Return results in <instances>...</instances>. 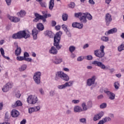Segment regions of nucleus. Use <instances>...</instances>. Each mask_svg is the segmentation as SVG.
Wrapping results in <instances>:
<instances>
[{
  "instance_id": "obj_9",
  "label": "nucleus",
  "mask_w": 124,
  "mask_h": 124,
  "mask_svg": "<svg viewBox=\"0 0 124 124\" xmlns=\"http://www.w3.org/2000/svg\"><path fill=\"white\" fill-rule=\"evenodd\" d=\"M73 85V81H70L68 82H65L64 84L61 85H58L57 86L59 90H63L67 88V87H72Z\"/></svg>"
},
{
  "instance_id": "obj_29",
  "label": "nucleus",
  "mask_w": 124,
  "mask_h": 124,
  "mask_svg": "<svg viewBox=\"0 0 124 124\" xmlns=\"http://www.w3.org/2000/svg\"><path fill=\"white\" fill-rule=\"evenodd\" d=\"M0 52L1 53V56H2L4 59H6V60H10V58L9 57L4 56V50L3 48H2V47L0 48Z\"/></svg>"
},
{
  "instance_id": "obj_10",
  "label": "nucleus",
  "mask_w": 124,
  "mask_h": 124,
  "mask_svg": "<svg viewBox=\"0 0 124 124\" xmlns=\"http://www.w3.org/2000/svg\"><path fill=\"white\" fill-rule=\"evenodd\" d=\"M41 77V73L40 72H37L34 73L33 76V79L34 82L37 84V85H39L40 84V77Z\"/></svg>"
},
{
  "instance_id": "obj_19",
  "label": "nucleus",
  "mask_w": 124,
  "mask_h": 124,
  "mask_svg": "<svg viewBox=\"0 0 124 124\" xmlns=\"http://www.w3.org/2000/svg\"><path fill=\"white\" fill-rule=\"evenodd\" d=\"M72 26L73 28H77L78 29H83V24H80L78 22H74Z\"/></svg>"
},
{
  "instance_id": "obj_13",
  "label": "nucleus",
  "mask_w": 124,
  "mask_h": 124,
  "mask_svg": "<svg viewBox=\"0 0 124 124\" xmlns=\"http://www.w3.org/2000/svg\"><path fill=\"white\" fill-rule=\"evenodd\" d=\"M105 19L107 26H109L110 23L112 22V16L110 14L108 13L106 15Z\"/></svg>"
},
{
  "instance_id": "obj_42",
  "label": "nucleus",
  "mask_w": 124,
  "mask_h": 124,
  "mask_svg": "<svg viewBox=\"0 0 124 124\" xmlns=\"http://www.w3.org/2000/svg\"><path fill=\"white\" fill-rule=\"evenodd\" d=\"M16 60L18 61H25V58L24 56H17L16 57Z\"/></svg>"
},
{
  "instance_id": "obj_53",
  "label": "nucleus",
  "mask_w": 124,
  "mask_h": 124,
  "mask_svg": "<svg viewBox=\"0 0 124 124\" xmlns=\"http://www.w3.org/2000/svg\"><path fill=\"white\" fill-rule=\"evenodd\" d=\"M34 108H35V112H38V111H39V110H40V106H36Z\"/></svg>"
},
{
  "instance_id": "obj_16",
  "label": "nucleus",
  "mask_w": 124,
  "mask_h": 124,
  "mask_svg": "<svg viewBox=\"0 0 124 124\" xmlns=\"http://www.w3.org/2000/svg\"><path fill=\"white\" fill-rule=\"evenodd\" d=\"M16 47V49L15 51V54L16 56H20L21 53H22V49L20 47L18 46V44H15Z\"/></svg>"
},
{
  "instance_id": "obj_4",
  "label": "nucleus",
  "mask_w": 124,
  "mask_h": 124,
  "mask_svg": "<svg viewBox=\"0 0 124 124\" xmlns=\"http://www.w3.org/2000/svg\"><path fill=\"white\" fill-rule=\"evenodd\" d=\"M38 30H37V29ZM37 29L34 28L32 31V34L33 39L36 40L37 39V34L39 32V31H42L44 30V25L41 23H39L37 24Z\"/></svg>"
},
{
  "instance_id": "obj_44",
  "label": "nucleus",
  "mask_w": 124,
  "mask_h": 124,
  "mask_svg": "<svg viewBox=\"0 0 124 124\" xmlns=\"http://www.w3.org/2000/svg\"><path fill=\"white\" fill-rule=\"evenodd\" d=\"M75 6V3L72 2L69 5V7L70 8H74Z\"/></svg>"
},
{
  "instance_id": "obj_18",
  "label": "nucleus",
  "mask_w": 124,
  "mask_h": 124,
  "mask_svg": "<svg viewBox=\"0 0 124 124\" xmlns=\"http://www.w3.org/2000/svg\"><path fill=\"white\" fill-rule=\"evenodd\" d=\"M11 115L13 118H17L20 115V113L17 110L13 109L11 112Z\"/></svg>"
},
{
  "instance_id": "obj_63",
  "label": "nucleus",
  "mask_w": 124,
  "mask_h": 124,
  "mask_svg": "<svg viewBox=\"0 0 124 124\" xmlns=\"http://www.w3.org/2000/svg\"><path fill=\"white\" fill-rule=\"evenodd\" d=\"M105 122L103 120L100 121L97 124H104Z\"/></svg>"
},
{
  "instance_id": "obj_5",
  "label": "nucleus",
  "mask_w": 124,
  "mask_h": 124,
  "mask_svg": "<svg viewBox=\"0 0 124 124\" xmlns=\"http://www.w3.org/2000/svg\"><path fill=\"white\" fill-rule=\"evenodd\" d=\"M105 46H100V49H97L94 50V55L97 58H102L105 56V52H104V49Z\"/></svg>"
},
{
  "instance_id": "obj_23",
  "label": "nucleus",
  "mask_w": 124,
  "mask_h": 124,
  "mask_svg": "<svg viewBox=\"0 0 124 124\" xmlns=\"http://www.w3.org/2000/svg\"><path fill=\"white\" fill-rule=\"evenodd\" d=\"M27 13H26L25 11L24 10H21L20 12L17 13V16L18 17H20V18H23V17H25L26 16V14Z\"/></svg>"
},
{
  "instance_id": "obj_54",
  "label": "nucleus",
  "mask_w": 124,
  "mask_h": 124,
  "mask_svg": "<svg viewBox=\"0 0 124 124\" xmlns=\"http://www.w3.org/2000/svg\"><path fill=\"white\" fill-rule=\"evenodd\" d=\"M30 57V54H29V53L25 52L24 53V58H27Z\"/></svg>"
},
{
  "instance_id": "obj_32",
  "label": "nucleus",
  "mask_w": 124,
  "mask_h": 124,
  "mask_svg": "<svg viewBox=\"0 0 124 124\" xmlns=\"http://www.w3.org/2000/svg\"><path fill=\"white\" fill-rule=\"evenodd\" d=\"M74 111L76 113H77V112L79 113V112H81L82 108H81L79 106H76L74 107Z\"/></svg>"
},
{
  "instance_id": "obj_59",
  "label": "nucleus",
  "mask_w": 124,
  "mask_h": 124,
  "mask_svg": "<svg viewBox=\"0 0 124 124\" xmlns=\"http://www.w3.org/2000/svg\"><path fill=\"white\" fill-rule=\"evenodd\" d=\"M55 30H56V31H60V30H61V26L58 25L55 26Z\"/></svg>"
},
{
  "instance_id": "obj_34",
  "label": "nucleus",
  "mask_w": 124,
  "mask_h": 124,
  "mask_svg": "<svg viewBox=\"0 0 124 124\" xmlns=\"http://www.w3.org/2000/svg\"><path fill=\"white\" fill-rule=\"evenodd\" d=\"M87 106L88 109H91V108L93 107V101H89L88 102H87Z\"/></svg>"
},
{
  "instance_id": "obj_15",
  "label": "nucleus",
  "mask_w": 124,
  "mask_h": 124,
  "mask_svg": "<svg viewBox=\"0 0 124 124\" xmlns=\"http://www.w3.org/2000/svg\"><path fill=\"white\" fill-rule=\"evenodd\" d=\"M104 115V112H103V111H101L97 114L95 115L93 117V121H94L95 122H96V121H98V120L101 119V118L103 117Z\"/></svg>"
},
{
  "instance_id": "obj_55",
  "label": "nucleus",
  "mask_w": 124,
  "mask_h": 124,
  "mask_svg": "<svg viewBox=\"0 0 124 124\" xmlns=\"http://www.w3.org/2000/svg\"><path fill=\"white\" fill-rule=\"evenodd\" d=\"M24 61H26V62H31L32 59L31 58H24Z\"/></svg>"
},
{
  "instance_id": "obj_31",
  "label": "nucleus",
  "mask_w": 124,
  "mask_h": 124,
  "mask_svg": "<svg viewBox=\"0 0 124 124\" xmlns=\"http://www.w3.org/2000/svg\"><path fill=\"white\" fill-rule=\"evenodd\" d=\"M124 50V42L122 43L121 45H120L118 47V51L119 52H122V51Z\"/></svg>"
},
{
  "instance_id": "obj_21",
  "label": "nucleus",
  "mask_w": 124,
  "mask_h": 124,
  "mask_svg": "<svg viewBox=\"0 0 124 124\" xmlns=\"http://www.w3.org/2000/svg\"><path fill=\"white\" fill-rule=\"evenodd\" d=\"M49 52L50 54H52V55H57L58 54V50L54 46H52Z\"/></svg>"
},
{
  "instance_id": "obj_28",
  "label": "nucleus",
  "mask_w": 124,
  "mask_h": 124,
  "mask_svg": "<svg viewBox=\"0 0 124 124\" xmlns=\"http://www.w3.org/2000/svg\"><path fill=\"white\" fill-rule=\"evenodd\" d=\"M9 19L11 21V22H14V23H17V22H19V21H20V19H18V17H16L9 16Z\"/></svg>"
},
{
  "instance_id": "obj_1",
  "label": "nucleus",
  "mask_w": 124,
  "mask_h": 124,
  "mask_svg": "<svg viewBox=\"0 0 124 124\" xmlns=\"http://www.w3.org/2000/svg\"><path fill=\"white\" fill-rule=\"evenodd\" d=\"M75 16L76 18H79L80 21H81L82 23H84V24L87 23V19L89 20L93 19V16L89 13H75Z\"/></svg>"
},
{
  "instance_id": "obj_25",
  "label": "nucleus",
  "mask_w": 124,
  "mask_h": 124,
  "mask_svg": "<svg viewBox=\"0 0 124 124\" xmlns=\"http://www.w3.org/2000/svg\"><path fill=\"white\" fill-rule=\"evenodd\" d=\"M44 33L46 36H49L50 38H53V35H54V34L53 32H52V31H45Z\"/></svg>"
},
{
  "instance_id": "obj_14",
  "label": "nucleus",
  "mask_w": 124,
  "mask_h": 124,
  "mask_svg": "<svg viewBox=\"0 0 124 124\" xmlns=\"http://www.w3.org/2000/svg\"><path fill=\"white\" fill-rule=\"evenodd\" d=\"M12 88V83L10 82L7 83L4 87L2 89L3 92L4 93H6V92H8L10 89Z\"/></svg>"
},
{
  "instance_id": "obj_60",
  "label": "nucleus",
  "mask_w": 124,
  "mask_h": 124,
  "mask_svg": "<svg viewBox=\"0 0 124 124\" xmlns=\"http://www.w3.org/2000/svg\"><path fill=\"white\" fill-rule=\"evenodd\" d=\"M78 62H82L83 61V58H82V57L80 56L77 59Z\"/></svg>"
},
{
  "instance_id": "obj_6",
  "label": "nucleus",
  "mask_w": 124,
  "mask_h": 124,
  "mask_svg": "<svg viewBox=\"0 0 124 124\" xmlns=\"http://www.w3.org/2000/svg\"><path fill=\"white\" fill-rule=\"evenodd\" d=\"M61 78L62 80H63L66 82L69 81V77L67 74L62 71L58 72L56 74L55 79H57V78Z\"/></svg>"
},
{
  "instance_id": "obj_52",
  "label": "nucleus",
  "mask_w": 124,
  "mask_h": 124,
  "mask_svg": "<svg viewBox=\"0 0 124 124\" xmlns=\"http://www.w3.org/2000/svg\"><path fill=\"white\" fill-rule=\"evenodd\" d=\"M8 119H9V116H8V113H6L5 116V121L7 122L8 121Z\"/></svg>"
},
{
  "instance_id": "obj_45",
  "label": "nucleus",
  "mask_w": 124,
  "mask_h": 124,
  "mask_svg": "<svg viewBox=\"0 0 124 124\" xmlns=\"http://www.w3.org/2000/svg\"><path fill=\"white\" fill-rule=\"evenodd\" d=\"M40 4L41 6H42V7H45V8L47 7V5H46V3L44 2H40Z\"/></svg>"
},
{
  "instance_id": "obj_49",
  "label": "nucleus",
  "mask_w": 124,
  "mask_h": 124,
  "mask_svg": "<svg viewBox=\"0 0 124 124\" xmlns=\"http://www.w3.org/2000/svg\"><path fill=\"white\" fill-rule=\"evenodd\" d=\"M86 60H87L88 61H92V60H93V56H92V55L87 56Z\"/></svg>"
},
{
  "instance_id": "obj_61",
  "label": "nucleus",
  "mask_w": 124,
  "mask_h": 124,
  "mask_svg": "<svg viewBox=\"0 0 124 124\" xmlns=\"http://www.w3.org/2000/svg\"><path fill=\"white\" fill-rule=\"evenodd\" d=\"M26 123H27V120H26V119H23L20 122V124H26Z\"/></svg>"
},
{
  "instance_id": "obj_43",
  "label": "nucleus",
  "mask_w": 124,
  "mask_h": 124,
  "mask_svg": "<svg viewBox=\"0 0 124 124\" xmlns=\"http://www.w3.org/2000/svg\"><path fill=\"white\" fill-rule=\"evenodd\" d=\"M35 112V108H29V114H31V113Z\"/></svg>"
},
{
  "instance_id": "obj_47",
  "label": "nucleus",
  "mask_w": 124,
  "mask_h": 124,
  "mask_svg": "<svg viewBox=\"0 0 124 124\" xmlns=\"http://www.w3.org/2000/svg\"><path fill=\"white\" fill-rule=\"evenodd\" d=\"M16 96L17 97V98H20V97L21 96V93H20V91H17L16 93Z\"/></svg>"
},
{
  "instance_id": "obj_3",
  "label": "nucleus",
  "mask_w": 124,
  "mask_h": 124,
  "mask_svg": "<svg viewBox=\"0 0 124 124\" xmlns=\"http://www.w3.org/2000/svg\"><path fill=\"white\" fill-rule=\"evenodd\" d=\"M62 34V31H59V32H57L54 36L53 45L56 47L57 50H60V49L62 48V45H60Z\"/></svg>"
},
{
  "instance_id": "obj_8",
  "label": "nucleus",
  "mask_w": 124,
  "mask_h": 124,
  "mask_svg": "<svg viewBox=\"0 0 124 124\" xmlns=\"http://www.w3.org/2000/svg\"><path fill=\"white\" fill-rule=\"evenodd\" d=\"M38 100L37 97L31 95H29L27 98V102L29 104H35Z\"/></svg>"
},
{
  "instance_id": "obj_51",
  "label": "nucleus",
  "mask_w": 124,
  "mask_h": 124,
  "mask_svg": "<svg viewBox=\"0 0 124 124\" xmlns=\"http://www.w3.org/2000/svg\"><path fill=\"white\" fill-rule=\"evenodd\" d=\"M72 103H74V104H77V103H79L80 102V100H73L72 101Z\"/></svg>"
},
{
  "instance_id": "obj_48",
  "label": "nucleus",
  "mask_w": 124,
  "mask_h": 124,
  "mask_svg": "<svg viewBox=\"0 0 124 124\" xmlns=\"http://www.w3.org/2000/svg\"><path fill=\"white\" fill-rule=\"evenodd\" d=\"M72 114V111L71 109H67L66 111V115H71Z\"/></svg>"
},
{
  "instance_id": "obj_2",
  "label": "nucleus",
  "mask_w": 124,
  "mask_h": 124,
  "mask_svg": "<svg viewBox=\"0 0 124 124\" xmlns=\"http://www.w3.org/2000/svg\"><path fill=\"white\" fill-rule=\"evenodd\" d=\"M31 36L30 34L26 32V31H20L17 33H14L12 35V37L13 39H22V38H29Z\"/></svg>"
},
{
  "instance_id": "obj_20",
  "label": "nucleus",
  "mask_w": 124,
  "mask_h": 124,
  "mask_svg": "<svg viewBox=\"0 0 124 124\" xmlns=\"http://www.w3.org/2000/svg\"><path fill=\"white\" fill-rule=\"evenodd\" d=\"M117 28H114L112 29L109 30L108 31H106L105 33V35H109V34H111L112 33H115L117 31Z\"/></svg>"
},
{
  "instance_id": "obj_35",
  "label": "nucleus",
  "mask_w": 124,
  "mask_h": 124,
  "mask_svg": "<svg viewBox=\"0 0 124 124\" xmlns=\"http://www.w3.org/2000/svg\"><path fill=\"white\" fill-rule=\"evenodd\" d=\"M62 29L64 31V32L67 33V32L68 31V29H67V26L65 24H63L62 26Z\"/></svg>"
},
{
  "instance_id": "obj_56",
  "label": "nucleus",
  "mask_w": 124,
  "mask_h": 124,
  "mask_svg": "<svg viewBox=\"0 0 124 124\" xmlns=\"http://www.w3.org/2000/svg\"><path fill=\"white\" fill-rule=\"evenodd\" d=\"M51 24H52V27H55V26H56V25H57V22H56V21L52 20L51 21Z\"/></svg>"
},
{
  "instance_id": "obj_37",
  "label": "nucleus",
  "mask_w": 124,
  "mask_h": 124,
  "mask_svg": "<svg viewBox=\"0 0 124 124\" xmlns=\"http://www.w3.org/2000/svg\"><path fill=\"white\" fill-rule=\"evenodd\" d=\"M101 40H102V41H104L105 42H107L109 41V38L108 37L102 36L101 38Z\"/></svg>"
},
{
  "instance_id": "obj_41",
  "label": "nucleus",
  "mask_w": 124,
  "mask_h": 124,
  "mask_svg": "<svg viewBox=\"0 0 124 124\" xmlns=\"http://www.w3.org/2000/svg\"><path fill=\"white\" fill-rule=\"evenodd\" d=\"M119 86H120V83H119V82H114V87L116 90H119Z\"/></svg>"
},
{
  "instance_id": "obj_40",
  "label": "nucleus",
  "mask_w": 124,
  "mask_h": 124,
  "mask_svg": "<svg viewBox=\"0 0 124 124\" xmlns=\"http://www.w3.org/2000/svg\"><path fill=\"white\" fill-rule=\"evenodd\" d=\"M104 123H107L108 122H111V119L109 117H106L103 119Z\"/></svg>"
},
{
  "instance_id": "obj_38",
  "label": "nucleus",
  "mask_w": 124,
  "mask_h": 124,
  "mask_svg": "<svg viewBox=\"0 0 124 124\" xmlns=\"http://www.w3.org/2000/svg\"><path fill=\"white\" fill-rule=\"evenodd\" d=\"M82 107L84 111H87L88 110V106L86 105V103L84 102L82 104Z\"/></svg>"
},
{
  "instance_id": "obj_12",
  "label": "nucleus",
  "mask_w": 124,
  "mask_h": 124,
  "mask_svg": "<svg viewBox=\"0 0 124 124\" xmlns=\"http://www.w3.org/2000/svg\"><path fill=\"white\" fill-rule=\"evenodd\" d=\"M95 79H96V77H95V76H93L91 78L87 79V86L90 87L91 86H92V85L94 84V83H95Z\"/></svg>"
},
{
  "instance_id": "obj_22",
  "label": "nucleus",
  "mask_w": 124,
  "mask_h": 124,
  "mask_svg": "<svg viewBox=\"0 0 124 124\" xmlns=\"http://www.w3.org/2000/svg\"><path fill=\"white\" fill-rule=\"evenodd\" d=\"M62 62V59L60 57H55V61H53L54 63L55 64H60Z\"/></svg>"
},
{
  "instance_id": "obj_50",
  "label": "nucleus",
  "mask_w": 124,
  "mask_h": 124,
  "mask_svg": "<svg viewBox=\"0 0 124 124\" xmlns=\"http://www.w3.org/2000/svg\"><path fill=\"white\" fill-rule=\"evenodd\" d=\"M49 95L50 96H54L55 95V91L51 90L49 92Z\"/></svg>"
},
{
  "instance_id": "obj_64",
  "label": "nucleus",
  "mask_w": 124,
  "mask_h": 124,
  "mask_svg": "<svg viewBox=\"0 0 124 124\" xmlns=\"http://www.w3.org/2000/svg\"><path fill=\"white\" fill-rule=\"evenodd\" d=\"M88 47H89V44H86L83 46V49H86V48H88Z\"/></svg>"
},
{
  "instance_id": "obj_17",
  "label": "nucleus",
  "mask_w": 124,
  "mask_h": 124,
  "mask_svg": "<svg viewBox=\"0 0 124 124\" xmlns=\"http://www.w3.org/2000/svg\"><path fill=\"white\" fill-rule=\"evenodd\" d=\"M35 17H36L33 20V22H35V23L38 22L39 20H42L43 18V16H42L39 15V14L38 13L35 14Z\"/></svg>"
},
{
  "instance_id": "obj_33",
  "label": "nucleus",
  "mask_w": 124,
  "mask_h": 124,
  "mask_svg": "<svg viewBox=\"0 0 124 124\" xmlns=\"http://www.w3.org/2000/svg\"><path fill=\"white\" fill-rule=\"evenodd\" d=\"M62 19L63 21H67L68 19V15L67 14H63L62 15Z\"/></svg>"
},
{
  "instance_id": "obj_36",
  "label": "nucleus",
  "mask_w": 124,
  "mask_h": 124,
  "mask_svg": "<svg viewBox=\"0 0 124 124\" xmlns=\"http://www.w3.org/2000/svg\"><path fill=\"white\" fill-rule=\"evenodd\" d=\"M69 50L70 53H73L76 50V47L73 46H71L69 47Z\"/></svg>"
},
{
  "instance_id": "obj_7",
  "label": "nucleus",
  "mask_w": 124,
  "mask_h": 124,
  "mask_svg": "<svg viewBox=\"0 0 124 124\" xmlns=\"http://www.w3.org/2000/svg\"><path fill=\"white\" fill-rule=\"evenodd\" d=\"M92 64H93L95 66H98V67H100L101 69L103 70H107L109 69V68L102 63V62H100L97 61H94L92 62Z\"/></svg>"
},
{
  "instance_id": "obj_58",
  "label": "nucleus",
  "mask_w": 124,
  "mask_h": 124,
  "mask_svg": "<svg viewBox=\"0 0 124 124\" xmlns=\"http://www.w3.org/2000/svg\"><path fill=\"white\" fill-rule=\"evenodd\" d=\"M7 5H10L11 4V0H5Z\"/></svg>"
},
{
  "instance_id": "obj_26",
  "label": "nucleus",
  "mask_w": 124,
  "mask_h": 124,
  "mask_svg": "<svg viewBox=\"0 0 124 124\" xmlns=\"http://www.w3.org/2000/svg\"><path fill=\"white\" fill-rule=\"evenodd\" d=\"M55 0H50L49 2V9L50 10H53L54 6H55Z\"/></svg>"
},
{
  "instance_id": "obj_30",
  "label": "nucleus",
  "mask_w": 124,
  "mask_h": 124,
  "mask_svg": "<svg viewBox=\"0 0 124 124\" xmlns=\"http://www.w3.org/2000/svg\"><path fill=\"white\" fill-rule=\"evenodd\" d=\"M27 64H23L18 68V70L20 72L25 71V70L27 69Z\"/></svg>"
},
{
  "instance_id": "obj_62",
  "label": "nucleus",
  "mask_w": 124,
  "mask_h": 124,
  "mask_svg": "<svg viewBox=\"0 0 124 124\" xmlns=\"http://www.w3.org/2000/svg\"><path fill=\"white\" fill-rule=\"evenodd\" d=\"M89 3H90V4H93V5L94 4V3H95L93 0H89Z\"/></svg>"
},
{
  "instance_id": "obj_57",
  "label": "nucleus",
  "mask_w": 124,
  "mask_h": 124,
  "mask_svg": "<svg viewBox=\"0 0 124 124\" xmlns=\"http://www.w3.org/2000/svg\"><path fill=\"white\" fill-rule=\"evenodd\" d=\"M39 91L40 93L41 94H44V91H43V89L40 88L39 90Z\"/></svg>"
},
{
  "instance_id": "obj_11",
  "label": "nucleus",
  "mask_w": 124,
  "mask_h": 124,
  "mask_svg": "<svg viewBox=\"0 0 124 124\" xmlns=\"http://www.w3.org/2000/svg\"><path fill=\"white\" fill-rule=\"evenodd\" d=\"M104 93H106L108 98L110 100H114V99H115V97L116 96L115 93L107 90H104Z\"/></svg>"
},
{
  "instance_id": "obj_27",
  "label": "nucleus",
  "mask_w": 124,
  "mask_h": 124,
  "mask_svg": "<svg viewBox=\"0 0 124 124\" xmlns=\"http://www.w3.org/2000/svg\"><path fill=\"white\" fill-rule=\"evenodd\" d=\"M22 102L20 100H17L16 102V103L12 105L13 108H16L17 106H22Z\"/></svg>"
},
{
  "instance_id": "obj_46",
  "label": "nucleus",
  "mask_w": 124,
  "mask_h": 124,
  "mask_svg": "<svg viewBox=\"0 0 124 124\" xmlns=\"http://www.w3.org/2000/svg\"><path fill=\"white\" fill-rule=\"evenodd\" d=\"M79 122L83 124H86V123H87V120L86 119V118H81L79 119Z\"/></svg>"
},
{
  "instance_id": "obj_39",
  "label": "nucleus",
  "mask_w": 124,
  "mask_h": 124,
  "mask_svg": "<svg viewBox=\"0 0 124 124\" xmlns=\"http://www.w3.org/2000/svg\"><path fill=\"white\" fill-rule=\"evenodd\" d=\"M107 107V104L106 103H103L100 105V108L101 109H104Z\"/></svg>"
},
{
  "instance_id": "obj_24",
  "label": "nucleus",
  "mask_w": 124,
  "mask_h": 124,
  "mask_svg": "<svg viewBox=\"0 0 124 124\" xmlns=\"http://www.w3.org/2000/svg\"><path fill=\"white\" fill-rule=\"evenodd\" d=\"M42 13L43 14V16H42L43 17L42 20L43 23H45V22H46V19L47 18V12L43 11Z\"/></svg>"
}]
</instances>
